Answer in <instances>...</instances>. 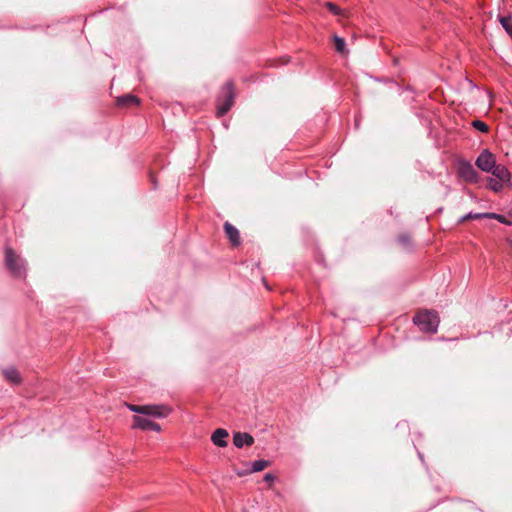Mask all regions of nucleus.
Masks as SVG:
<instances>
[{
    "instance_id": "nucleus-1",
    "label": "nucleus",
    "mask_w": 512,
    "mask_h": 512,
    "mask_svg": "<svg viewBox=\"0 0 512 512\" xmlns=\"http://www.w3.org/2000/svg\"><path fill=\"white\" fill-rule=\"evenodd\" d=\"M5 266L13 277H26V260L16 254V252L10 247L5 249Z\"/></svg>"
},
{
    "instance_id": "nucleus-2",
    "label": "nucleus",
    "mask_w": 512,
    "mask_h": 512,
    "mask_svg": "<svg viewBox=\"0 0 512 512\" xmlns=\"http://www.w3.org/2000/svg\"><path fill=\"white\" fill-rule=\"evenodd\" d=\"M413 322L421 331L435 333L439 325L438 313L434 310H421L413 317Z\"/></svg>"
},
{
    "instance_id": "nucleus-3",
    "label": "nucleus",
    "mask_w": 512,
    "mask_h": 512,
    "mask_svg": "<svg viewBox=\"0 0 512 512\" xmlns=\"http://www.w3.org/2000/svg\"><path fill=\"white\" fill-rule=\"evenodd\" d=\"M457 175L467 183H477L479 180L477 171L472 164L465 159H459L457 161Z\"/></svg>"
},
{
    "instance_id": "nucleus-4",
    "label": "nucleus",
    "mask_w": 512,
    "mask_h": 512,
    "mask_svg": "<svg viewBox=\"0 0 512 512\" xmlns=\"http://www.w3.org/2000/svg\"><path fill=\"white\" fill-rule=\"evenodd\" d=\"M475 164L480 170L489 173L496 164V157L489 150L484 149L477 157Z\"/></svg>"
},
{
    "instance_id": "nucleus-5",
    "label": "nucleus",
    "mask_w": 512,
    "mask_h": 512,
    "mask_svg": "<svg viewBox=\"0 0 512 512\" xmlns=\"http://www.w3.org/2000/svg\"><path fill=\"white\" fill-rule=\"evenodd\" d=\"M171 413V408L166 405H143L142 414L156 418L167 417Z\"/></svg>"
},
{
    "instance_id": "nucleus-6",
    "label": "nucleus",
    "mask_w": 512,
    "mask_h": 512,
    "mask_svg": "<svg viewBox=\"0 0 512 512\" xmlns=\"http://www.w3.org/2000/svg\"><path fill=\"white\" fill-rule=\"evenodd\" d=\"M3 377L13 385H20L22 377L15 367H7L2 370Z\"/></svg>"
},
{
    "instance_id": "nucleus-7",
    "label": "nucleus",
    "mask_w": 512,
    "mask_h": 512,
    "mask_svg": "<svg viewBox=\"0 0 512 512\" xmlns=\"http://www.w3.org/2000/svg\"><path fill=\"white\" fill-rule=\"evenodd\" d=\"M224 231L233 246H238L241 242L238 229L229 222H225Z\"/></svg>"
},
{
    "instance_id": "nucleus-8",
    "label": "nucleus",
    "mask_w": 512,
    "mask_h": 512,
    "mask_svg": "<svg viewBox=\"0 0 512 512\" xmlns=\"http://www.w3.org/2000/svg\"><path fill=\"white\" fill-rule=\"evenodd\" d=\"M233 443L237 448H242L244 445L251 446L254 438L248 433L237 432L233 436Z\"/></svg>"
},
{
    "instance_id": "nucleus-9",
    "label": "nucleus",
    "mask_w": 512,
    "mask_h": 512,
    "mask_svg": "<svg viewBox=\"0 0 512 512\" xmlns=\"http://www.w3.org/2000/svg\"><path fill=\"white\" fill-rule=\"evenodd\" d=\"M228 436H229V434H228L227 430L218 428L213 432V434L211 436V440L215 445H217L219 447H226L227 446L226 438Z\"/></svg>"
},
{
    "instance_id": "nucleus-10",
    "label": "nucleus",
    "mask_w": 512,
    "mask_h": 512,
    "mask_svg": "<svg viewBox=\"0 0 512 512\" xmlns=\"http://www.w3.org/2000/svg\"><path fill=\"white\" fill-rule=\"evenodd\" d=\"M114 105L120 109L137 107L140 105V98H116Z\"/></svg>"
},
{
    "instance_id": "nucleus-11",
    "label": "nucleus",
    "mask_w": 512,
    "mask_h": 512,
    "mask_svg": "<svg viewBox=\"0 0 512 512\" xmlns=\"http://www.w3.org/2000/svg\"><path fill=\"white\" fill-rule=\"evenodd\" d=\"M500 181H506L509 179V171L503 165H494V168L489 172Z\"/></svg>"
},
{
    "instance_id": "nucleus-12",
    "label": "nucleus",
    "mask_w": 512,
    "mask_h": 512,
    "mask_svg": "<svg viewBox=\"0 0 512 512\" xmlns=\"http://www.w3.org/2000/svg\"><path fill=\"white\" fill-rule=\"evenodd\" d=\"M233 105H234L233 98H224L221 103L217 104V107H216L217 108V110H216L217 117H222L223 115H225L231 109V107Z\"/></svg>"
},
{
    "instance_id": "nucleus-13",
    "label": "nucleus",
    "mask_w": 512,
    "mask_h": 512,
    "mask_svg": "<svg viewBox=\"0 0 512 512\" xmlns=\"http://www.w3.org/2000/svg\"><path fill=\"white\" fill-rule=\"evenodd\" d=\"M153 421L143 418L141 416L133 417V428H139L142 430H150Z\"/></svg>"
},
{
    "instance_id": "nucleus-14",
    "label": "nucleus",
    "mask_w": 512,
    "mask_h": 512,
    "mask_svg": "<svg viewBox=\"0 0 512 512\" xmlns=\"http://www.w3.org/2000/svg\"><path fill=\"white\" fill-rule=\"evenodd\" d=\"M325 7L334 15L336 16H339L341 18H348L349 17V12L340 8L339 6H337L336 4L332 3V2H327L325 4Z\"/></svg>"
},
{
    "instance_id": "nucleus-15",
    "label": "nucleus",
    "mask_w": 512,
    "mask_h": 512,
    "mask_svg": "<svg viewBox=\"0 0 512 512\" xmlns=\"http://www.w3.org/2000/svg\"><path fill=\"white\" fill-rule=\"evenodd\" d=\"M333 41H334V44H335V49L338 53H340L341 55H348V49L346 47V43H345V40L337 35H334L333 36Z\"/></svg>"
},
{
    "instance_id": "nucleus-16",
    "label": "nucleus",
    "mask_w": 512,
    "mask_h": 512,
    "mask_svg": "<svg viewBox=\"0 0 512 512\" xmlns=\"http://www.w3.org/2000/svg\"><path fill=\"white\" fill-rule=\"evenodd\" d=\"M269 461L267 460H257L252 463V471L253 472H259L264 470L266 467L269 466Z\"/></svg>"
},
{
    "instance_id": "nucleus-17",
    "label": "nucleus",
    "mask_w": 512,
    "mask_h": 512,
    "mask_svg": "<svg viewBox=\"0 0 512 512\" xmlns=\"http://www.w3.org/2000/svg\"><path fill=\"white\" fill-rule=\"evenodd\" d=\"M472 126L481 131V132H484V133H487L489 131V127L486 123H484L483 121H480V120H474L472 122Z\"/></svg>"
},
{
    "instance_id": "nucleus-18",
    "label": "nucleus",
    "mask_w": 512,
    "mask_h": 512,
    "mask_svg": "<svg viewBox=\"0 0 512 512\" xmlns=\"http://www.w3.org/2000/svg\"><path fill=\"white\" fill-rule=\"evenodd\" d=\"M486 218H494L497 219L499 222L504 223L506 225H511V221L507 220L505 216L498 215L494 213H484Z\"/></svg>"
},
{
    "instance_id": "nucleus-19",
    "label": "nucleus",
    "mask_w": 512,
    "mask_h": 512,
    "mask_svg": "<svg viewBox=\"0 0 512 512\" xmlns=\"http://www.w3.org/2000/svg\"><path fill=\"white\" fill-rule=\"evenodd\" d=\"M501 24L503 28L507 31V33L512 37V24L510 23V20L508 18H501Z\"/></svg>"
},
{
    "instance_id": "nucleus-20",
    "label": "nucleus",
    "mask_w": 512,
    "mask_h": 512,
    "mask_svg": "<svg viewBox=\"0 0 512 512\" xmlns=\"http://www.w3.org/2000/svg\"><path fill=\"white\" fill-rule=\"evenodd\" d=\"M399 241L400 243H402L404 246H409L411 245L412 243V239H411V236L409 234H401L399 236Z\"/></svg>"
},
{
    "instance_id": "nucleus-21",
    "label": "nucleus",
    "mask_w": 512,
    "mask_h": 512,
    "mask_svg": "<svg viewBox=\"0 0 512 512\" xmlns=\"http://www.w3.org/2000/svg\"><path fill=\"white\" fill-rule=\"evenodd\" d=\"M489 187L494 191H499L502 188V184L499 181H496L492 178H489Z\"/></svg>"
},
{
    "instance_id": "nucleus-22",
    "label": "nucleus",
    "mask_w": 512,
    "mask_h": 512,
    "mask_svg": "<svg viewBox=\"0 0 512 512\" xmlns=\"http://www.w3.org/2000/svg\"><path fill=\"white\" fill-rule=\"evenodd\" d=\"M127 407L132 412L142 414L143 405L127 404Z\"/></svg>"
},
{
    "instance_id": "nucleus-23",
    "label": "nucleus",
    "mask_w": 512,
    "mask_h": 512,
    "mask_svg": "<svg viewBox=\"0 0 512 512\" xmlns=\"http://www.w3.org/2000/svg\"><path fill=\"white\" fill-rule=\"evenodd\" d=\"M482 217H485L484 214H468L466 216H464L460 221L461 222H464L466 220H470V219H478V218H482Z\"/></svg>"
},
{
    "instance_id": "nucleus-24",
    "label": "nucleus",
    "mask_w": 512,
    "mask_h": 512,
    "mask_svg": "<svg viewBox=\"0 0 512 512\" xmlns=\"http://www.w3.org/2000/svg\"><path fill=\"white\" fill-rule=\"evenodd\" d=\"M150 430L159 432L161 430V427L158 423L152 422Z\"/></svg>"
},
{
    "instance_id": "nucleus-25",
    "label": "nucleus",
    "mask_w": 512,
    "mask_h": 512,
    "mask_svg": "<svg viewBox=\"0 0 512 512\" xmlns=\"http://www.w3.org/2000/svg\"><path fill=\"white\" fill-rule=\"evenodd\" d=\"M150 430L159 432L161 430V427L158 423L152 422Z\"/></svg>"
},
{
    "instance_id": "nucleus-26",
    "label": "nucleus",
    "mask_w": 512,
    "mask_h": 512,
    "mask_svg": "<svg viewBox=\"0 0 512 512\" xmlns=\"http://www.w3.org/2000/svg\"><path fill=\"white\" fill-rule=\"evenodd\" d=\"M264 480L267 482H272L274 480V476L272 474H266Z\"/></svg>"
},
{
    "instance_id": "nucleus-27",
    "label": "nucleus",
    "mask_w": 512,
    "mask_h": 512,
    "mask_svg": "<svg viewBox=\"0 0 512 512\" xmlns=\"http://www.w3.org/2000/svg\"><path fill=\"white\" fill-rule=\"evenodd\" d=\"M151 181H152L153 184H156L155 179L153 178L152 175H151Z\"/></svg>"
}]
</instances>
